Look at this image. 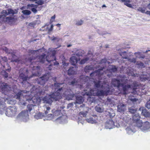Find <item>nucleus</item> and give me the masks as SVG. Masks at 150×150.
Instances as JSON below:
<instances>
[{
	"instance_id": "1",
	"label": "nucleus",
	"mask_w": 150,
	"mask_h": 150,
	"mask_svg": "<svg viewBox=\"0 0 150 150\" xmlns=\"http://www.w3.org/2000/svg\"><path fill=\"white\" fill-rule=\"evenodd\" d=\"M62 83L55 82L52 85V89L57 91L56 92H52L50 94L44 97L42 100L44 103L51 104L53 101H59L62 98L61 94L63 91L62 86Z\"/></svg>"
},
{
	"instance_id": "2",
	"label": "nucleus",
	"mask_w": 150,
	"mask_h": 150,
	"mask_svg": "<svg viewBox=\"0 0 150 150\" xmlns=\"http://www.w3.org/2000/svg\"><path fill=\"white\" fill-rule=\"evenodd\" d=\"M94 86L97 91L94 92V91L91 89V93H86L87 96L90 95L91 94L96 93V95L98 96H104V95H108L110 92V89L109 88H105V85L106 84L104 81H94Z\"/></svg>"
},
{
	"instance_id": "3",
	"label": "nucleus",
	"mask_w": 150,
	"mask_h": 150,
	"mask_svg": "<svg viewBox=\"0 0 150 150\" xmlns=\"http://www.w3.org/2000/svg\"><path fill=\"white\" fill-rule=\"evenodd\" d=\"M40 67L39 66L34 67L33 70H36V72L35 73L33 72L31 75H30L29 74L28 70V69H26L25 72H21L20 71L19 78L20 80L23 81L21 83H23V82H25L30 79L33 77L34 76H38L40 74Z\"/></svg>"
},
{
	"instance_id": "4",
	"label": "nucleus",
	"mask_w": 150,
	"mask_h": 150,
	"mask_svg": "<svg viewBox=\"0 0 150 150\" xmlns=\"http://www.w3.org/2000/svg\"><path fill=\"white\" fill-rule=\"evenodd\" d=\"M80 108H83V110L80 112L79 113V116L78 117V123H81L83 125L84 123V121L85 120L87 122L91 124H93L94 123V120H93L92 118H90L87 119H84L82 117V116L83 117H85L88 113V111L89 110V108L88 107H85L84 104H83L80 106Z\"/></svg>"
},
{
	"instance_id": "5",
	"label": "nucleus",
	"mask_w": 150,
	"mask_h": 150,
	"mask_svg": "<svg viewBox=\"0 0 150 150\" xmlns=\"http://www.w3.org/2000/svg\"><path fill=\"white\" fill-rule=\"evenodd\" d=\"M27 92L25 91H21L18 92L15 95L14 98L19 100L18 103L20 105H26L27 103L25 101H28L26 100V98H28L29 96L25 95L24 97L23 93H26Z\"/></svg>"
},
{
	"instance_id": "6",
	"label": "nucleus",
	"mask_w": 150,
	"mask_h": 150,
	"mask_svg": "<svg viewBox=\"0 0 150 150\" xmlns=\"http://www.w3.org/2000/svg\"><path fill=\"white\" fill-rule=\"evenodd\" d=\"M56 51L54 50L52 52L51 55L49 56V55L47 56L46 58V61L50 64L49 67H48V69L49 70H52L53 67V66H54L59 64L56 61V57L55 55L56 54Z\"/></svg>"
},
{
	"instance_id": "7",
	"label": "nucleus",
	"mask_w": 150,
	"mask_h": 150,
	"mask_svg": "<svg viewBox=\"0 0 150 150\" xmlns=\"http://www.w3.org/2000/svg\"><path fill=\"white\" fill-rule=\"evenodd\" d=\"M16 120L18 121L26 122L29 119V115L27 111L23 110L17 116Z\"/></svg>"
},
{
	"instance_id": "8",
	"label": "nucleus",
	"mask_w": 150,
	"mask_h": 150,
	"mask_svg": "<svg viewBox=\"0 0 150 150\" xmlns=\"http://www.w3.org/2000/svg\"><path fill=\"white\" fill-rule=\"evenodd\" d=\"M64 108V107H62L61 105H59L58 106L56 110L55 109H53L52 110V112L53 114L54 118L56 119V120H58L61 117L60 116L59 117L56 118L57 116L62 115V113L61 112V109H63Z\"/></svg>"
},
{
	"instance_id": "9",
	"label": "nucleus",
	"mask_w": 150,
	"mask_h": 150,
	"mask_svg": "<svg viewBox=\"0 0 150 150\" xmlns=\"http://www.w3.org/2000/svg\"><path fill=\"white\" fill-rule=\"evenodd\" d=\"M48 79V76L47 75H44L41 77L35 79V83L43 85Z\"/></svg>"
},
{
	"instance_id": "10",
	"label": "nucleus",
	"mask_w": 150,
	"mask_h": 150,
	"mask_svg": "<svg viewBox=\"0 0 150 150\" xmlns=\"http://www.w3.org/2000/svg\"><path fill=\"white\" fill-rule=\"evenodd\" d=\"M63 86V85L62 86ZM63 87V86H62ZM63 89V91L61 95L63 94L66 97V98L67 100H73V98L75 94L71 92H70L68 90L65 91L64 88L62 87Z\"/></svg>"
},
{
	"instance_id": "11",
	"label": "nucleus",
	"mask_w": 150,
	"mask_h": 150,
	"mask_svg": "<svg viewBox=\"0 0 150 150\" xmlns=\"http://www.w3.org/2000/svg\"><path fill=\"white\" fill-rule=\"evenodd\" d=\"M46 110L45 111L44 113L45 115L44 117H45V119H44V120H50L55 119L52 113L48 114L50 110V108L49 107H46Z\"/></svg>"
},
{
	"instance_id": "12",
	"label": "nucleus",
	"mask_w": 150,
	"mask_h": 150,
	"mask_svg": "<svg viewBox=\"0 0 150 150\" xmlns=\"http://www.w3.org/2000/svg\"><path fill=\"white\" fill-rule=\"evenodd\" d=\"M126 80V78H122L121 81L116 79H113L112 80V83L115 87H117L119 88L121 87L122 84L124 80Z\"/></svg>"
},
{
	"instance_id": "13",
	"label": "nucleus",
	"mask_w": 150,
	"mask_h": 150,
	"mask_svg": "<svg viewBox=\"0 0 150 150\" xmlns=\"http://www.w3.org/2000/svg\"><path fill=\"white\" fill-rule=\"evenodd\" d=\"M138 111L140 112L142 115L147 117H150V112L145 108L140 107Z\"/></svg>"
},
{
	"instance_id": "14",
	"label": "nucleus",
	"mask_w": 150,
	"mask_h": 150,
	"mask_svg": "<svg viewBox=\"0 0 150 150\" xmlns=\"http://www.w3.org/2000/svg\"><path fill=\"white\" fill-rule=\"evenodd\" d=\"M26 100L29 103H33L34 104H38L41 100L39 97H33L31 98L29 97L28 98H26Z\"/></svg>"
},
{
	"instance_id": "15",
	"label": "nucleus",
	"mask_w": 150,
	"mask_h": 150,
	"mask_svg": "<svg viewBox=\"0 0 150 150\" xmlns=\"http://www.w3.org/2000/svg\"><path fill=\"white\" fill-rule=\"evenodd\" d=\"M127 79L126 80H124L123 82L122 83V84L121 86V87H122L123 90V93L125 95L127 94V91L128 89L131 87V86L130 85L124 84H125L127 82Z\"/></svg>"
},
{
	"instance_id": "16",
	"label": "nucleus",
	"mask_w": 150,
	"mask_h": 150,
	"mask_svg": "<svg viewBox=\"0 0 150 150\" xmlns=\"http://www.w3.org/2000/svg\"><path fill=\"white\" fill-rule=\"evenodd\" d=\"M117 127V126L115 125L112 120L111 119L107 121L105 127L106 129H110Z\"/></svg>"
},
{
	"instance_id": "17",
	"label": "nucleus",
	"mask_w": 150,
	"mask_h": 150,
	"mask_svg": "<svg viewBox=\"0 0 150 150\" xmlns=\"http://www.w3.org/2000/svg\"><path fill=\"white\" fill-rule=\"evenodd\" d=\"M126 105L120 103L117 105V111L120 112H124L126 110Z\"/></svg>"
},
{
	"instance_id": "18",
	"label": "nucleus",
	"mask_w": 150,
	"mask_h": 150,
	"mask_svg": "<svg viewBox=\"0 0 150 150\" xmlns=\"http://www.w3.org/2000/svg\"><path fill=\"white\" fill-rule=\"evenodd\" d=\"M150 128V123L148 121H146L143 123L142 126L141 127V129L143 132H146Z\"/></svg>"
},
{
	"instance_id": "19",
	"label": "nucleus",
	"mask_w": 150,
	"mask_h": 150,
	"mask_svg": "<svg viewBox=\"0 0 150 150\" xmlns=\"http://www.w3.org/2000/svg\"><path fill=\"white\" fill-rule=\"evenodd\" d=\"M120 55L122 57V58L123 59H126L127 60L129 57L132 56V54L129 52H126L125 51H122L119 52Z\"/></svg>"
},
{
	"instance_id": "20",
	"label": "nucleus",
	"mask_w": 150,
	"mask_h": 150,
	"mask_svg": "<svg viewBox=\"0 0 150 150\" xmlns=\"http://www.w3.org/2000/svg\"><path fill=\"white\" fill-rule=\"evenodd\" d=\"M127 133L129 134H132L136 131L135 129L133 128L132 126H130L127 127L126 129Z\"/></svg>"
},
{
	"instance_id": "21",
	"label": "nucleus",
	"mask_w": 150,
	"mask_h": 150,
	"mask_svg": "<svg viewBox=\"0 0 150 150\" xmlns=\"http://www.w3.org/2000/svg\"><path fill=\"white\" fill-rule=\"evenodd\" d=\"M9 54H11V55L12 58V59L11 60V62H17L18 63L19 62L20 60L17 57V56L13 52H9Z\"/></svg>"
},
{
	"instance_id": "22",
	"label": "nucleus",
	"mask_w": 150,
	"mask_h": 150,
	"mask_svg": "<svg viewBox=\"0 0 150 150\" xmlns=\"http://www.w3.org/2000/svg\"><path fill=\"white\" fill-rule=\"evenodd\" d=\"M37 106L33 104H29L27 106V110L28 112L29 111L30 112L31 111L34 112L35 110V109L36 108Z\"/></svg>"
},
{
	"instance_id": "23",
	"label": "nucleus",
	"mask_w": 150,
	"mask_h": 150,
	"mask_svg": "<svg viewBox=\"0 0 150 150\" xmlns=\"http://www.w3.org/2000/svg\"><path fill=\"white\" fill-rule=\"evenodd\" d=\"M84 100L83 98L81 96H77L76 97V103L78 104H81Z\"/></svg>"
},
{
	"instance_id": "24",
	"label": "nucleus",
	"mask_w": 150,
	"mask_h": 150,
	"mask_svg": "<svg viewBox=\"0 0 150 150\" xmlns=\"http://www.w3.org/2000/svg\"><path fill=\"white\" fill-rule=\"evenodd\" d=\"M1 90L2 91H7L10 90V87L6 83H3L1 85Z\"/></svg>"
},
{
	"instance_id": "25",
	"label": "nucleus",
	"mask_w": 150,
	"mask_h": 150,
	"mask_svg": "<svg viewBox=\"0 0 150 150\" xmlns=\"http://www.w3.org/2000/svg\"><path fill=\"white\" fill-rule=\"evenodd\" d=\"M8 108H9L10 110L11 111L14 116H15L17 112V107L15 105H12L9 106Z\"/></svg>"
},
{
	"instance_id": "26",
	"label": "nucleus",
	"mask_w": 150,
	"mask_h": 150,
	"mask_svg": "<svg viewBox=\"0 0 150 150\" xmlns=\"http://www.w3.org/2000/svg\"><path fill=\"white\" fill-rule=\"evenodd\" d=\"M3 20L4 21L9 23L13 21L14 18L12 17H3Z\"/></svg>"
},
{
	"instance_id": "27",
	"label": "nucleus",
	"mask_w": 150,
	"mask_h": 150,
	"mask_svg": "<svg viewBox=\"0 0 150 150\" xmlns=\"http://www.w3.org/2000/svg\"><path fill=\"white\" fill-rule=\"evenodd\" d=\"M70 62L72 65H74L77 63L78 59L75 56H72L70 58Z\"/></svg>"
},
{
	"instance_id": "28",
	"label": "nucleus",
	"mask_w": 150,
	"mask_h": 150,
	"mask_svg": "<svg viewBox=\"0 0 150 150\" xmlns=\"http://www.w3.org/2000/svg\"><path fill=\"white\" fill-rule=\"evenodd\" d=\"M137 100H138V99L135 98L134 97H129L127 102L129 104L130 103L132 102L133 104H134Z\"/></svg>"
},
{
	"instance_id": "29",
	"label": "nucleus",
	"mask_w": 150,
	"mask_h": 150,
	"mask_svg": "<svg viewBox=\"0 0 150 150\" xmlns=\"http://www.w3.org/2000/svg\"><path fill=\"white\" fill-rule=\"evenodd\" d=\"M132 117L134 122H135V121H137L140 119V115L138 113L136 112L132 115Z\"/></svg>"
},
{
	"instance_id": "30",
	"label": "nucleus",
	"mask_w": 150,
	"mask_h": 150,
	"mask_svg": "<svg viewBox=\"0 0 150 150\" xmlns=\"http://www.w3.org/2000/svg\"><path fill=\"white\" fill-rule=\"evenodd\" d=\"M96 110L98 112H102L104 111V108L102 106L98 105L95 107Z\"/></svg>"
},
{
	"instance_id": "31",
	"label": "nucleus",
	"mask_w": 150,
	"mask_h": 150,
	"mask_svg": "<svg viewBox=\"0 0 150 150\" xmlns=\"http://www.w3.org/2000/svg\"><path fill=\"white\" fill-rule=\"evenodd\" d=\"M46 55L45 54H42L39 56L38 59L39 60V61L42 63H43L46 59Z\"/></svg>"
},
{
	"instance_id": "32",
	"label": "nucleus",
	"mask_w": 150,
	"mask_h": 150,
	"mask_svg": "<svg viewBox=\"0 0 150 150\" xmlns=\"http://www.w3.org/2000/svg\"><path fill=\"white\" fill-rule=\"evenodd\" d=\"M45 115L44 113H42L41 112H39L36 114L34 115V117L36 119H41L43 117H44Z\"/></svg>"
},
{
	"instance_id": "33",
	"label": "nucleus",
	"mask_w": 150,
	"mask_h": 150,
	"mask_svg": "<svg viewBox=\"0 0 150 150\" xmlns=\"http://www.w3.org/2000/svg\"><path fill=\"white\" fill-rule=\"evenodd\" d=\"M134 54L135 55L136 58L144 59L145 57V55L142 54L141 53L139 52H136L134 53Z\"/></svg>"
},
{
	"instance_id": "34",
	"label": "nucleus",
	"mask_w": 150,
	"mask_h": 150,
	"mask_svg": "<svg viewBox=\"0 0 150 150\" xmlns=\"http://www.w3.org/2000/svg\"><path fill=\"white\" fill-rule=\"evenodd\" d=\"M5 114L6 116L9 117H12L14 116L11 111L8 108L6 109Z\"/></svg>"
},
{
	"instance_id": "35",
	"label": "nucleus",
	"mask_w": 150,
	"mask_h": 150,
	"mask_svg": "<svg viewBox=\"0 0 150 150\" xmlns=\"http://www.w3.org/2000/svg\"><path fill=\"white\" fill-rule=\"evenodd\" d=\"M134 122V123L135 124H134L135 126L140 128V129H141V127L142 126L143 124V123H142V120H140L139 119Z\"/></svg>"
},
{
	"instance_id": "36",
	"label": "nucleus",
	"mask_w": 150,
	"mask_h": 150,
	"mask_svg": "<svg viewBox=\"0 0 150 150\" xmlns=\"http://www.w3.org/2000/svg\"><path fill=\"white\" fill-rule=\"evenodd\" d=\"M75 73V68L74 67L70 68L68 70V74L69 75L74 74Z\"/></svg>"
},
{
	"instance_id": "37",
	"label": "nucleus",
	"mask_w": 150,
	"mask_h": 150,
	"mask_svg": "<svg viewBox=\"0 0 150 150\" xmlns=\"http://www.w3.org/2000/svg\"><path fill=\"white\" fill-rule=\"evenodd\" d=\"M128 111L131 113L134 114L136 112L137 109L133 106L129 107L128 108Z\"/></svg>"
},
{
	"instance_id": "38",
	"label": "nucleus",
	"mask_w": 150,
	"mask_h": 150,
	"mask_svg": "<svg viewBox=\"0 0 150 150\" xmlns=\"http://www.w3.org/2000/svg\"><path fill=\"white\" fill-rule=\"evenodd\" d=\"M7 10H3L1 12V15H0V18H2L3 17H5L8 15L7 12Z\"/></svg>"
},
{
	"instance_id": "39",
	"label": "nucleus",
	"mask_w": 150,
	"mask_h": 150,
	"mask_svg": "<svg viewBox=\"0 0 150 150\" xmlns=\"http://www.w3.org/2000/svg\"><path fill=\"white\" fill-rule=\"evenodd\" d=\"M84 53V51L83 50H78L76 51L74 54V55H76L78 57L81 56Z\"/></svg>"
},
{
	"instance_id": "40",
	"label": "nucleus",
	"mask_w": 150,
	"mask_h": 150,
	"mask_svg": "<svg viewBox=\"0 0 150 150\" xmlns=\"http://www.w3.org/2000/svg\"><path fill=\"white\" fill-rule=\"evenodd\" d=\"M1 74L5 79H7L8 77V74L5 70H3L1 72Z\"/></svg>"
},
{
	"instance_id": "41",
	"label": "nucleus",
	"mask_w": 150,
	"mask_h": 150,
	"mask_svg": "<svg viewBox=\"0 0 150 150\" xmlns=\"http://www.w3.org/2000/svg\"><path fill=\"white\" fill-rule=\"evenodd\" d=\"M136 64L137 65V67L139 69H142L145 67L144 63L141 62H137Z\"/></svg>"
},
{
	"instance_id": "42",
	"label": "nucleus",
	"mask_w": 150,
	"mask_h": 150,
	"mask_svg": "<svg viewBox=\"0 0 150 150\" xmlns=\"http://www.w3.org/2000/svg\"><path fill=\"white\" fill-rule=\"evenodd\" d=\"M92 67L91 66H86L85 68L84 71L86 72H89V70H91Z\"/></svg>"
},
{
	"instance_id": "43",
	"label": "nucleus",
	"mask_w": 150,
	"mask_h": 150,
	"mask_svg": "<svg viewBox=\"0 0 150 150\" xmlns=\"http://www.w3.org/2000/svg\"><path fill=\"white\" fill-rule=\"evenodd\" d=\"M4 103L0 101V113H1L4 108Z\"/></svg>"
},
{
	"instance_id": "44",
	"label": "nucleus",
	"mask_w": 150,
	"mask_h": 150,
	"mask_svg": "<svg viewBox=\"0 0 150 150\" xmlns=\"http://www.w3.org/2000/svg\"><path fill=\"white\" fill-rule=\"evenodd\" d=\"M130 57H129L127 60L133 63H135L136 62V58H131Z\"/></svg>"
},
{
	"instance_id": "45",
	"label": "nucleus",
	"mask_w": 150,
	"mask_h": 150,
	"mask_svg": "<svg viewBox=\"0 0 150 150\" xmlns=\"http://www.w3.org/2000/svg\"><path fill=\"white\" fill-rule=\"evenodd\" d=\"M22 13L25 15H29L30 14L31 12L29 10H23L22 11Z\"/></svg>"
},
{
	"instance_id": "46",
	"label": "nucleus",
	"mask_w": 150,
	"mask_h": 150,
	"mask_svg": "<svg viewBox=\"0 0 150 150\" xmlns=\"http://www.w3.org/2000/svg\"><path fill=\"white\" fill-rule=\"evenodd\" d=\"M89 59V58L86 57L85 58L82 59L80 62L81 64H83L86 63L87 61Z\"/></svg>"
},
{
	"instance_id": "47",
	"label": "nucleus",
	"mask_w": 150,
	"mask_h": 150,
	"mask_svg": "<svg viewBox=\"0 0 150 150\" xmlns=\"http://www.w3.org/2000/svg\"><path fill=\"white\" fill-rule=\"evenodd\" d=\"M117 71V69L115 66H112V67L110 69V71L111 72H115Z\"/></svg>"
},
{
	"instance_id": "48",
	"label": "nucleus",
	"mask_w": 150,
	"mask_h": 150,
	"mask_svg": "<svg viewBox=\"0 0 150 150\" xmlns=\"http://www.w3.org/2000/svg\"><path fill=\"white\" fill-rule=\"evenodd\" d=\"M78 82L77 81L76 79H74L70 83V84L72 86H75L77 85Z\"/></svg>"
},
{
	"instance_id": "49",
	"label": "nucleus",
	"mask_w": 150,
	"mask_h": 150,
	"mask_svg": "<svg viewBox=\"0 0 150 150\" xmlns=\"http://www.w3.org/2000/svg\"><path fill=\"white\" fill-rule=\"evenodd\" d=\"M44 1L43 0H38V1H36L35 3L38 5H41L44 4Z\"/></svg>"
},
{
	"instance_id": "50",
	"label": "nucleus",
	"mask_w": 150,
	"mask_h": 150,
	"mask_svg": "<svg viewBox=\"0 0 150 150\" xmlns=\"http://www.w3.org/2000/svg\"><path fill=\"white\" fill-rule=\"evenodd\" d=\"M7 11L8 15L9 14H12V15H13L14 14L16 13L11 8H9L7 10Z\"/></svg>"
},
{
	"instance_id": "51",
	"label": "nucleus",
	"mask_w": 150,
	"mask_h": 150,
	"mask_svg": "<svg viewBox=\"0 0 150 150\" xmlns=\"http://www.w3.org/2000/svg\"><path fill=\"white\" fill-rule=\"evenodd\" d=\"M145 106L148 109H150V98L149 100L146 103Z\"/></svg>"
},
{
	"instance_id": "52",
	"label": "nucleus",
	"mask_w": 150,
	"mask_h": 150,
	"mask_svg": "<svg viewBox=\"0 0 150 150\" xmlns=\"http://www.w3.org/2000/svg\"><path fill=\"white\" fill-rule=\"evenodd\" d=\"M137 10L141 12L142 13H145V10L142 7H139L137 8Z\"/></svg>"
},
{
	"instance_id": "53",
	"label": "nucleus",
	"mask_w": 150,
	"mask_h": 150,
	"mask_svg": "<svg viewBox=\"0 0 150 150\" xmlns=\"http://www.w3.org/2000/svg\"><path fill=\"white\" fill-rule=\"evenodd\" d=\"M83 23V21L82 20H80V21H78L76 23V25H82Z\"/></svg>"
},
{
	"instance_id": "54",
	"label": "nucleus",
	"mask_w": 150,
	"mask_h": 150,
	"mask_svg": "<svg viewBox=\"0 0 150 150\" xmlns=\"http://www.w3.org/2000/svg\"><path fill=\"white\" fill-rule=\"evenodd\" d=\"M7 103L9 104H13L15 103V102L14 100L10 99L8 100Z\"/></svg>"
},
{
	"instance_id": "55",
	"label": "nucleus",
	"mask_w": 150,
	"mask_h": 150,
	"mask_svg": "<svg viewBox=\"0 0 150 150\" xmlns=\"http://www.w3.org/2000/svg\"><path fill=\"white\" fill-rule=\"evenodd\" d=\"M28 7H33V8H37L38 6L37 5H35L33 4H29L28 5Z\"/></svg>"
},
{
	"instance_id": "56",
	"label": "nucleus",
	"mask_w": 150,
	"mask_h": 150,
	"mask_svg": "<svg viewBox=\"0 0 150 150\" xmlns=\"http://www.w3.org/2000/svg\"><path fill=\"white\" fill-rule=\"evenodd\" d=\"M74 104H75V103H74ZM74 105V103H69L68 104V105L67 106V108L69 109L70 108H71L73 107V106Z\"/></svg>"
},
{
	"instance_id": "57",
	"label": "nucleus",
	"mask_w": 150,
	"mask_h": 150,
	"mask_svg": "<svg viewBox=\"0 0 150 150\" xmlns=\"http://www.w3.org/2000/svg\"><path fill=\"white\" fill-rule=\"evenodd\" d=\"M51 39L52 41L57 40V41H58L59 40V38L54 36L52 37Z\"/></svg>"
},
{
	"instance_id": "58",
	"label": "nucleus",
	"mask_w": 150,
	"mask_h": 150,
	"mask_svg": "<svg viewBox=\"0 0 150 150\" xmlns=\"http://www.w3.org/2000/svg\"><path fill=\"white\" fill-rule=\"evenodd\" d=\"M108 115L110 118H112L114 116H115V113H111V112H108Z\"/></svg>"
},
{
	"instance_id": "59",
	"label": "nucleus",
	"mask_w": 150,
	"mask_h": 150,
	"mask_svg": "<svg viewBox=\"0 0 150 150\" xmlns=\"http://www.w3.org/2000/svg\"><path fill=\"white\" fill-rule=\"evenodd\" d=\"M36 52L35 51L33 50H29L28 51L29 55H30L31 54H33Z\"/></svg>"
},
{
	"instance_id": "60",
	"label": "nucleus",
	"mask_w": 150,
	"mask_h": 150,
	"mask_svg": "<svg viewBox=\"0 0 150 150\" xmlns=\"http://www.w3.org/2000/svg\"><path fill=\"white\" fill-rule=\"evenodd\" d=\"M36 8H33L31 9V11L33 12L34 13H36L37 12V11Z\"/></svg>"
},
{
	"instance_id": "61",
	"label": "nucleus",
	"mask_w": 150,
	"mask_h": 150,
	"mask_svg": "<svg viewBox=\"0 0 150 150\" xmlns=\"http://www.w3.org/2000/svg\"><path fill=\"white\" fill-rule=\"evenodd\" d=\"M106 62H108H108L107 61V60L106 59H102L100 62V63L101 64H102V63H106Z\"/></svg>"
},
{
	"instance_id": "62",
	"label": "nucleus",
	"mask_w": 150,
	"mask_h": 150,
	"mask_svg": "<svg viewBox=\"0 0 150 150\" xmlns=\"http://www.w3.org/2000/svg\"><path fill=\"white\" fill-rule=\"evenodd\" d=\"M6 65L8 67V68L6 69V70L8 72H9L11 70V67H10V66L9 65V64L7 63L6 64Z\"/></svg>"
},
{
	"instance_id": "63",
	"label": "nucleus",
	"mask_w": 150,
	"mask_h": 150,
	"mask_svg": "<svg viewBox=\"0 0 150 150\" xmlns=\"http://www.w3.org/2000/svg\"><path fill=\"white\" fill-rule=\"evenodd\" d=\"M35 25V22H33L30 23L29 24V25L31 27H34Z\"/></svg>"
},
{
	"instance_id": "64",
	"label": "nucleus",
	"mask_w": 150,
	"mask_h": 150,
	"mask_svg": "<svg viewBox=\"0 0 150 150\" xmlns=\"http://www.w3.org/2000/svg\"><path fill=\"white\" fill-rule=\"evenodd\" d=\"M1 59L4 62H6L8 61L7 58L5 57H1Z\"/></svg>"
}]
</instances>
